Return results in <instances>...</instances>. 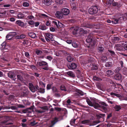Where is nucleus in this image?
<instances>
[{
	"mask_svg": "<svg viewBox=\"0 0 127 127\" xmlns=\"http://www.w3.org/2000/svg\"><path fill=\"white\" fill-rule=\"evenodd\" d=\"M95 108L100 107L103 110L105 113H107L109 111V107L107 104L103 102H100L98 104L97 103H93V106Z\"/></svg>",
	"mask_w": 127,
	"mask_h": 127,
	"instance_id": "nucleus-1",
	"label": "nucleus"
},
{
	"mask_svg": "<svg viewBox=\"0 0 127 127\" xmlns=\"http://www.w3.org/2000/svg\"><path fill=\"white\" fill-rule=\"evenodd\" d=\"M101 24H87L85 23L82 25V26L83 27L88 28H95L96 29H99L101 27Z\"/></svg>",
	"mask_w": 127,
	"mask_h": 127,
	"instance_id": "nucleus-2",
	"label": "nucleus"
},
{
	"mask_svg": "<svg viewBox=\"0 0 127 127\" xmlns=\"http://www.w3.org/2000/svg\"><path fill=\"white\" fill-rule=\"evenodd\" d=\"M98 11L97 6H92L88 10V12L91 14L95 15L97 13Z\"/></svg>",
	"mask_w": 127,
	"mask_h": 127,
	"instance_id": "nucleus-3",
	"label": "nucleus"
},
{
	"mask_svg": "<svg viewBox=\"0 0 127 127\" xmlns=\"http://www.w3.org/2000/svg\"><path fill=\"white\" fill-rule=\"evenodd\" d=\"M29 88L31 91L33 92H34L36 91H37L39 87L37 86H34L32 83L29 84Z\"/></svg>",
	"mask_w": 127,
	"mask_h": 127,
	"instance_id": "nucleus-4",
	"label": "nucleus"
},
{
	"mask_svg": "<svg viewBox=\"0 0 127 127\" xmlns=\"http://www.w3.org/2000/svg\"><path fill=\"white\" fill-rule=\"evenodd\" d=\"M17 34V33L13 32H10L9 34H7L6 36V38L8 40H10L13 37Z\"/></svg>",
	"mask_w": 127,
	"mask_h": 127,
	"instance_id": "nucleus-5",
	"label": "nucleus"
},
{
	"mask_svg": "<svg viewBox=\"0 0 127 127\" xmlns=\"http://www.w3.org/2000/svg\"><path fill=\"white\" fill-rule=\"evenodd\" d=\"M68 68L70 69H75L77 67V65L75 63H72L68 64L67 65Z\"/></svg>",
	"mask_w": 127,
	"mask_h": 127,
	"instance_id": "nucleus-6",
	"label": "nucleus"
},
{
	"mask_svg": "<svg viewBox=\"0 0 127 127\" xmlns=\"http://www.w3.org/2000/svg\"><path fill=\"white\" fill-rule=\"evenodd\" d=\"M58 121V118L55 117L54 119L51 121V123L49 124L48 127H53Z\"/></svg>",
	"mask_w": 127,
	"mask_h": 127,
	"instance_id": "nucleus-7",
	"label": "nucleus"
},
{
	"mask_svg": "<svg viewBox=\"0 0 127 127\" xmlns=\"http://www.w3.org/2000/svg\"><path fill=\"white\" fill-rule=\"evenodd\" d=\"M8 76L10 78L12 79V80L15 81L16 78H14L15 75L14 73L12 71H9L7 74Z\"/></svg>",
	"mask_w": 127,
	"mask_h": 127,
	"instance_id": "nucleus-8",
	"label": "nucleus"
},
{
	"mask_svg": "<svg viewBox=\"0 0 127 127\" xmlns=\"http://www.w3.org/2000/svg\"><path fill=\"white\" fill-rule=\"evenodd\" d=\"M61 12L62 13L63 15H67L69 13V10L68 9L64 8L61 10Z\"/></svg>",
	"mask_w": 127,
	"mask_h": 127,
	"instance_id": "nucleus-9",
	"label": "nucleus"
},
{
	"mask_svg": "<svg viewBox=\"0 0 127 127\" xmlns=\"http://www.w3.org/2000/svg\"><path fill=\"white\" fill-rule=\"evenodd\" d=\"M105 116V115L104 114H99L96 115V116L98 119H99L100 118H102L103 119V121H104V118Z\"/></svg>",
	"mask_w": 127,
	"mask_h": 127,
	"instance_id": "nucleus-10",
	"label": "nucleus"
},
{
	"mask_svg": "<svg viewBox=\"0 0 127 127\" xmlns=\"http://www.w3.org/2000/svg\"><path fill=\"white\" fill-rule=\"evenodd\" d=\"M93 34L92 33H90L89 35L87 37L86 40L87 42H90L93 40Z\"/></svg>",
	"mask_w": 127,
	"mask_h": 127,
	"instance_id": "nucleus-11",
	"label": "nucleus"
},
{
	"mask_svg": "<svg viewBox=\"0 0 127 127\" xmlns=\"http://www.w3.org/2000/svg\"><path fill=\"white\" fill-rule=\"evenodd\" d=\"M114 48L117 51H121L122 49V47L120 44H115Z\"/></svg>",
	"mask_w": 127,
	"mask_h": 127,
	"instance_id": "nucleus-12",
	"label": "nucleus"
},
{
	"mask_svg": "<svg viewBox=\"0 0 127 127\" xmlns=\"http://www.w3.org/2000/svg\"><path fill=\"white\" fill-rule=\"evenodd\" d=\"M55 15L57 18L61 19L62 18L63 15L62 13L61 12V11H57L56 12Z\"/></svg>",
	"mask_w": 127,
	"mask_h": 127,
	"instance_id": "nucleus-13",
	"label": "nucleus"
},
{
	"mask_svg": "<svg viewBox=\"0 0 127 127\" xmlns=\"http://www.w3.org/2000/svg\"><path fill=\"white\" fill-rule=\"evenodd\" d=\"M71 29V30H73V33L74 34H76L78 31L79 30V28L77 27H72Z\"/></svg>",
	"mask_w": 127,
	"mask_h": 127,
	"instance_id": "nucleus-14",
	"label": "nucleus"
},
{
	"mask_svg": "<svg viewBox=\"0 0 127 127\" xmlns=\"http://www.w3.org/2000/svg\"><path fill=\"white\" fill-rule=\"evenodd\" d=\"M122 76L121 74L117 73L114 76L115 79L117 80H120Z\"/></svg>",
	"mask_w": 127,
	"mask_h": 127,
	"instance_id": "nucleus-15",
	"label": "nucleus"
},
{
	"mask_svg": "<svg viewBox=\"0 0 127 127\" xmlns=\"http://www.w3.org/2000/svg\"><path fill=\"white\" fill-rule=\"evenodd\" d=\"M28 35L32 38H36L37 36H36V34L33 32H28Z\"/></svg>",
	"mask_w": 127,
	"mask_h": 127,
	"instance_id": "nucleus-16",
	"label": "nucleus"
},
{
	"mask_svg": "<svg viewBox=\"0 0 127 127\" xmlns=\"http://www.w3.org/2000/svg\"><path fill=\"white\" fill-rule=\"evenodd\" d=\"M43 3L45 5L48 6L51 4V0H44L42 1Z\"/></svg>",
	"mask_w": 127,
	"mask_h": 127,
	"instance_id": "nucleus-17",
	"label": "nucleus"
},
{
	"mask_svg": "<svg viewBox=\"0 0 127 127\" xmlns=\"http://www.w3.org/2000/svg\"><path fill=\"white\" fill-rule=\"evenodd\" d=\"M15 24L22 27H23L24 25V23L20 20H19L16 21L15 22Z\"/></svg>",
	"mask_w": 127,
	"mask_h": 127,
	"instance_id": "nucleus-18",
	"label": "nucleus"
},
{
	"mask_svg": "<svg viewBox=\"0 0 127 127\" xmlns=\"http://www.w3.org/2000/svg\"><path fill=\"white\" fill-rule=\"evenodd\" d=\"M67 74L70 77L74 78L75 76V74L72 71H69L66 72Z\"/></svg>",
	"mask_w": 127,
	"mask_h": 127,
	"instance_id": "nucleus-19",
	"label": "nucleus"
},
{
	"mask_svg": "<svg viewBox=\"0 0 127 127\" xmlns=\"http://www.w3.org/2000/svg\"><path fill=\"white\" fill-rule=\"evenodd\" d=\"M38 65L40 66H43L48 65V63L46 62L42 61L38 63Z\"/></svg>",
	"mask_w": 127,
	"mask_h": 127,
	"instance_id": "nucleus-20",
	"label": "nucleus"
},
{
	"mask_svg": "<svg viewBox=\"0 0 127 127\" xmlns=\"http://www.w3.org/2000/svg\"><path fill=\"white\" fill-rule=\"evenodd\" d=\"M26 36L25 34H22L20 35L17 36L16 37V39H23L25 38Z\"/></svg>",
	"mask_w": 127,
	"mask_h": 127,
	"instance_id": "nucleus-21",
	"label": "nucleus"
},
{
	"mask_svg": "<svg viewBox=\"0 0 127 127\" xmlns=\"http://www.w3.org/2000/svg\"><path fill=\"white\" fill-rule=\"evenodd\" d=\"M22 93L24 94V96L27 95L29 93V91L27 88H25L22 91Z\"/></svg>",
	"mask_w": 127,
	"mask_h": 127,
	"instance_id": "nucleus-22",
	"label": "nucleus"
},
{
	"mask_svg": "<svg viewBox=\"0 0 127 127\" xmlns=\"http://www.w3.org/2000/svg\"><path fill=\"white\" fill-rule=\"evenodd\" d=\"M122 42L124 43H122V45L124 44V48L126 50H127V41L126 40H123Z\"/></svg>",
	"mask_w": 127,
	"mask_h": 127,
	"instance_id": "nucleus-23",
	"label": "nucleus"
},
{
	"mask_svg": "<svg viewBox=\"0 0 127 127\" xmlns=\"http://www.w3.org/2000/svg\"><path fill=\"white\" fill-rule=\"evenodd\" d=\"M67 59L68 62H70L72 61L73 60L72 56H68L67 57Z\"/></svg>",
	"mask_w": 127,
	"mask_h": 127,
	"instance_id": "nucleus-24",
	"label": "nucleus"
},
{
	"mask_svg": "<svg viewBox=\"0 0 127 127\" xmlns=\"http://www.w3.org/2000/svg\"><path fill=\"white\" fill-rule=\"evenodd\" d=\"M116 111H118L121 109V106L119 105H116L114 107Z\"/></svg>",
	"mask_w": 127,
	"mask_h": 127,
	"instance_id": "nucleus-25",
	"label": "nucleus"
},
{
	"mask_svg": "<svg viewBox=\"0 0 127 127\" xmlns=\"http://www.w3.org/2000/svg\"><path fill=\"white\" fill-rule=\"evenodd\" d=\"M101 59L102 61V62H103L107 60V59L106 56H104L103 55H102L101 57Z\"/></svg>",
	"mask_w": 127,
	"mask_h": 127,
	"instance_id": "nucleus-26",
	"label": "nucleus"
},
{
	"mask_svg": "<svg viewBox=\"0 0 127 127\" xmlns=\"http://www.w3.org/2000/svg\"><path fill=\"white\" fill-rule=\"evenodd\" d=\"M105 66L107 67H111L112 66V63L111 62H107L106 63Z\"/></svg>",
	"mask_w": 127,
	"mask_h": 127,
	"instance_id": "nucleus-27",
	"label": "nucleus"
},
{
	"mask_svg": "<svg viewBox=\"0 0 127 127\" xmlns=\"http://www.w3.org/2000/svg\"><path fill=\"white\" fill-rule=\"evenodd\" d=\"M45 34L46 36V37L49 38L50 39H52L53 37V35L51 33H46Z\"/></svg>",
	"mask_w": 127,
	"mask_h": 127,
	"instance_id": "nucleus-28",
	"label": "nucleus"
},
{
	"mask_svg": "<svg viewBox=\"0 0 127 127\" xmlns=\"http://www.w3.org/2000/svg\"><path fill=\"white\" fill-rule=\"evenodd\" d=\"M93 79L95 80L99 81H101L102 80V79L96 76H94L93 77Z\"/></svg>",
	"mask_w": 127,
	"mask_h": 127,
	"instance_id": "nucleus-29",
	"label": "nucleus"
},
{
	"mask_svg": "<svg viewBox=\"0 0 127 127\" xmlns=\"http://www.w3.org/2000/svg\"><path fill=\"white\" fill-rule=\"evenodd\" d=\"M90 43L89 45V47L90 46L93 47L95 44L96 41L95 40H93Z\"/></svg>",
	"mask_w": 127,
	"mask_h": 127,
	"instance_id": "nucleus-30",
	"label": "nucleus"
},
{
	"mask_svg": "<svg viewBox=\"0 0 127 127\" xmlns=\"http://www.w3.org/2000/svg\"><path fill=\"white\" fill-rule=\"evenodd\" d=\"M37 92L41 93H43L45 92V89L42 88H40L39 89V88L38 89H37Z\"/></svg>",
	"mask_w": 127,
	"mask_h": 127,
	"instance_id": "nucleus-31",
	"label": "nucleus"
},
{
	"mask_svg": "<svg viewBox=\"0 0 127 127\" xmlns=\"http://www.w3.org/2000/svg\"><path fill=\"white\" fill-rule=\"evenodd\" d=\"M70 5L71 8L74 10L76 9V6L75 4V3H71L70 4Z\"/></svg>",
	"mask_w": 127,
	"mask_h": 127,
	"instance_id": "nucleus-32",
	"label": "nucleus"
},
{
	"mask_svg": "<svg viewBox=\"0 0 127 127\" xmlns=\"http://www.w3.org/2000/svg\"><path fill=\"white\" fill-rule=\"evenodd\" d=\"M98 50L100 52H102L104 50V48L101 46H98Z\"/></svg>",
	"mask_w": 127,
	"mask_h": 127,
	"instance_id": "nucleus-33",
	"label": "nucleus"
},
{
	"mask_svg": "<svg viewBox=\"0 0 127 127\" xmlns=\"http://www.w3.org/2000/svg\"><path fill=\"white\" fill-rule=\"evenodd\" d=\"M80 33H81L85 34L87 32L86 30H85L84 29L82 28L79 29V30Z\"/></svg>",
	"mask_w": 127,
	"mask_h": 127,
	"instance_id": "nucleus-34",
	"label": "nucleus"
},
{
	"mask_svg": "<svg viewBox=\"0 0 127 127\" xmlns=\"http://www.w3.org/2000/svg\"><path fill=\"white\" fill-rule=\"evenodd\" d=\"M106 73L109 76L112 75L113 73V72L112 70H109L107 71Z\"/></svg>",
	"mask_w": 127,
	"mask_h": 127,
	"instance_id": "nucleus-35",
	"label": "nucleus"
},
{
	"mask_svg": "<svg viewBox=\"0 0 127 127\" xmlns=\"http://www.w3.org/2000/svg\"><path fill=\"white\" fill-rule=\"evenodd\" d=\"M121 68L120 67H118L116 68L114 71V72L116 73H118L120 72L121 70Z\"/></svg>",
	"mask_w": 127,
	"mask_h": 127,
	"instance_id": "nucleus-36",
	"label": "nucleus"
},
{
	"mask_svg": "<svg viewBox=\"0 0 127 127\" xmlns=\"http://www.w3.org/2000/svg\"><path fill=\"white\" fill-rule=\"evenodd\" d=\"M87 102L88 105L90 106H93V103H92L91 101L89 99H87L86 100Z\"/></svg>",
	"mask_w": 127,
	"mask_h": 127,
	"instance_id": "nucleus-37",
	"label": "nucleus"
},
{
	"mask_svg": "<svg viewBox=\"0 0 127 127\" xmlns=\"http://www.w3.org/2000/svg\"><path fill=\"white\" fill-rule=\"evenodd\" d=\"M52 91L54 94L58 92V91L55 87H53L52 88Z\"/></svg>",
	"mask_w": 127,
	"mask_h": 127,
	"instance_id": "nucleus-38",
	"label": "nucleus"
},
{
	"mask_svg": "<svg viewBox=\"0 0 127 127\" xmlns=\"http://www.w3.org/2000/svg\"><path fill=\"white\" fill-rule=\"evenodd\" d=\"M17 79L20 80V81H22L23 79L22 76L19 75H17Z\"/></svg>",
	"mask_w": 127,
	"mask_h": 127,
	"instance_id": "nucleus-39",
	"label": "nucleus"
},
{
	"mask_svg": "<svg viewBox=\"0 0 127 127\" xmlns=\"http://www.w3.org/2000/svg\"><path fill=\"white\" fill-rule=\"evenodd\" d=\"M120 38L118 37H114L113 40L115 41L118 42L120 40Z\"/></svg>",
	"mask_w": 127,
	"mask_h": 127,
	"instance_id": "nucleus-40",
	"label": "nucleus"
},
{
	"mask_svg": "<svg viewBox=\"0 0 127 127\" xmlns=\"http://www.w3.org/2000/svg\"><path fill=\"white\" fill-rule=\"evenodd\" d=\"M72 46L74 48H77L78 46V44L75 42H73L72 43Z\"/></svg>",
	"mask_w": 127,
	"mask_h": 127,
	"instance_id": "nucleus-41",
	"label": "nucleus"
},
{
	"mask_svg": "<svg viewBox=\"0 0 127 127\" xmlns=\"http://www.w3.org/2000/svg\"><path fill=\"white\" fill-rule=\"evenodd\" d=\"M122 73L124 75H126L127 74V69L126 68H123Z\"/></svg>",
	"mask_w": 127,
	"mask_h": 127,
	"instance_id": "nucleus-42",
	"label": "nucleus"
},
{
	"mask_svg": "<svg viewBox=\"0 0 127 127\" xmlns=\"http://www.w3.org/2000/svg\"><path fill=\"white\" fill-rule=\"evenodd\" d=\"M37 123V122L36 123L35 121H34L33 122H31L30 124L31 126H33L36 125Z\"/></svg>",
	"mask_w": 127,
	"mask_h": 127,
	"instance_id": "nucleus-43",
	"label": "nucleus"
},
{
	"mask_svg": "<svg viewBox=\"0 0 127 127\" xmlns=\"http://www.w3.org/2000/svg\"><path fill=\"white\" fill-rule=\"evenodd\" d=\"M90 122V121L89 120H87L83 121H82L81 123L83 124H86Z\"/></svg>",
	"mask_w": 127,
	"mask_h": 127,
	"instance_id": "nucleus-44",
	"label": "nucleus"
},
{
	"mask_svg": "<svg viewBox=\"0 0 127 127\" xmlns=\"http://www.w3.org/2000/svg\"><path fill=\"white\" fill-rule=\"evenodd\" d=\"M58 27H59L61 28L64 27V25L61 22H60L59 21H58Z\"/></svg>",
	"mask_w": 127,
	"mask_h": 127,
	"instance_id": "nucleus-45",
	"label": "nucleus"
},
{
	"mask_svg": "<svg viewBox=\"0 0 127 127\" xmlns=\"http://www.w3.org/2000/svg\"><path fill=\"white\" fill-rule=\"evenodd\" d=\"M18 17L19 18L21 19L24 17V15L23 14L20 13L18 14Z\"/></svg>",
	"mask_w": 127,
	"mask_h": 127,
	"instance_id": "nucleus-46",
	"label": "nucleus"
},
{
	"mask_svg": "<svg viewBox=\"0 0 127 127\" xmlns=\"http://www.w3.org/2000/svg\"><path fill=\"white\" fill-rule=\"evenodd\" d=\"M98 67L96 65H93L92 68L93 70H95L98 69Z\"/></svg>",
	"mask_w": 127,
	"mask_h": 127,
	"instance_id": "nucleus-47",
	"label": "nucleus"
},
{
	"mask_svg": "<svg viewBox=\"0 0 127 127\" xmlns=\"http://www.w3.org/2000/svg\"><path fill=\"white\" fill-rule=\"evenodd\" d=\"M23 6L24 7H27L29 6V4L28 2H25L23 3Z\"/></svg>",
	"mask_w": 127,
	"mask_h": 127,
	"instance_id": "nucleus-48",
	"label": "nucleus"
},
{
	"mask_svg": "<svg viewBox=\"0 0 127 127\" xmlns=\"http://www.w3.org/2000/svg\"><path fill=\"white\" fill-rule=\"evenodd\" d=\"M108 51L110 53L111 56H113L115 55V53L113 51L108 50Z\"/></svg>",
	"mask_w": 127,
	"mask_h": 127,
	"instance_id": "nucleus-49",
	"label": "nucleus"
},
{
	"mask_svg": "<svg viewBox=\"0 0 127 127\" xmlns=\"http://www.w3.org/2000/svg\"><path fill=\"white\" fill-rule=\"evenodd\" d=\"M61 89V90L66 91L67 90L65 88L64 85H62L60 87Z\"/></svg>",
	"mask_w": 127,
	"mask_h": 127,
	"instance_id": "nucleus-50",
	"label": "nucleus"
},
{
	"mask_svg": "<svg viewBox=\"0 0 127 127\" xmlns=\"http://www.w3.org/2000/svg\"><path fill=\"white\" fill-rule=\"evenodd\" d=\"M63 0H55V1L57 3L61 4L63 3Z\"/></svg>",
	"mask_w": 127,
	"mask_h": 127,
	"instance_id": "nucleus-51",
	"label": "nucleus"
},
{
	"mask_svg": "<svg viewBox=\"0 0 127 127\" xmlns=\"http://www.w3.org/2000/svg\"><path fill=\"white\" fill-rule=\"evenodd\" d=\"M7 121H3L2 122V124H5L6 125H11L12 124V123H7Z\"/></svg>",
	"mask_w": 127,
	"mask_h": 127,
	"instance_id": "nucleus-52",
	"label": "nucleus"
},
{
	"mask_svg": "<svg viewBox=\"0 0 127 127\" xmlns=\"http://www.w3.org/2000/svg\"><path fill=\"white\" fill-rule=\"evenodd\" d=\"M123 18L124 20H127V13L124 14Z\"/></svg>",
	"mask_w": 127,
	"mask_h": 127,
	"instance_id": "nucleus-53",
	"label": "nucleus"
},
{
	"mask_svg": "<svg viewBox=\"0 0 127 127\" xmlns=\"http://www.w3.org/2000/svg\"><path fill=\"white\" fill-rule=\"evenodd\" d=\"M76 119H72L70 122V124L71 125H73L74 124Z\"/></svg>",
	"mask_w": 127,
	"mask_h": 127,
	"instance_id": "nucleus-54",
	"label": "nucleus"
},
{
	"mask_svg": "<svg viewBox=\"0 0 127 127\" xmlns=\"http://www.w3.org/2000/svg\"><path fill=\"white\" fill-rule=\"evenodd\" d=\"M36 53L37 55H39L42 53V52L39 50L37 49L36 50Z\"/></svg>",
	"mask_w": 127,
	"mask_h": 127,
	"instance_id": "nucleus-55",
	"label": "nucleus"
},
{
	"mask_svg": "<svg viewBox=\"0 0 127 127\" xmlns=\"http://www.w3.org/2000/svg\"><path fill=\"white\" fill-rule=\"evenodd\" d=\"M6 43L5 42H4L2 43L1 45V46H2V49H3L5 48V46L6 45Z\"/></svg>",
	"mask_w": 127,
	"mask_h": 127,
	"instance_id": "nucleus-56",
	"label": "nucleus"
},
{
	"mask_svg": "<svg viewBox=\"0 0 127 127\" xmlns=\"http://www.w3.org/2000/svg\"><path fill=\"white\" fill-rule=\"evenodd\" d=\"M54 95L55 96L57 97H59L61 96L60 94L57 93H56L54 94Z\"/></svg>",
	"mask_w": 127,
	"mask_h": 127,
	"instance_id": "nucleus-57",
	"label": "nucleus"
},
{
	"mask_svg": "<svg viewBox=\"0 0 127 127\" xmlns=\"http://www.w3.org/2000/svg\"><path fill=\"white\" fill-rule=\"evenodd\" d=\"M46 58L50 61H51L53 59V58L52 57L50 56H47L46 57Z\"/></svg>",
	"mask_w": 127,
	"mask_h": 127,
	"instance_id": "nucleus-58",
	"label": "nucleus"
},
{
	"mask_svg": "<svg viewBox=\"0 0 127 127\" xmlns=\"http://www.w3.org/2000/svg\"><path fill=\"white\" fill-rule=\"evenodd\" d=\"M52 85L51 84H48L47 85V90L50 89L52 87Z\"/></svg>",
	"mask_w": 127,
	"mask_h": 127,
	"instance_id": "nucleus-59",
	"label": "nucleus"
},
{
	"mask_svg": "<svg viewBox=\"0 0 127 127\" xmlns=\"http://www.w3.org/2000/svg\"><path fill=\"white\" fill-rule=\"evenodd\" d=\"M28 40H24L23 42V43L24 45H27L28 44Z\"/></svg>",
	"mask_w": 127,
	"mask_h": 127,
	"instance_id": "nucleus-60",
	"label": "nucleus"
},
{
	"mask_svg": "<svg viewBox=\"0 0 127 127\" xmlns=\"http://www.w3.org/2000/svg\"><path fill=\"white\" fill-rule=\"evenodd\" d=\"M53 9L56 10L58 9V7L57 5L54 4L53 6Z\"/></svg>",
	"mask_w": 127,
	"mask_h": 127,
	"instance_id": "nucleus-61",
	"label": "nucleus"
},
{
	"mask_svg": "<svg viewBox=\"0 0 127 127\" xmlns=\"http://www.w3.org/2000/svg\"><path fill=\"white\" fill-rule=\"evenodd\" d=\"M77 92L81 95H83V93L81 90H77Z\"/></svg>",
	"mask_w": 127,
	"mask_h": 127,
	"instance_id": "nucleus-62",
	"label": "nucleus"
},
{
	"mask_svg": "<svg viewBox=\"0 0 127 127\" xmlns=\"http://www.w3.org/2000/svg\"><path fill=\"white\" fill-rule=\"evenodd\" d=\"M41 108L42 109L45 110H48L47 107L46 106H45L42 107H41Z\"/></svg>",
	"mask_w": 127,
	"mask_h": 127,
	"instance_id": "nucleus-63",
	"label": "nucleus"
},
{
	"mask_svg": "<svg viewBox=\"0 0 127 127\" xmlns=\"http://www.w3.org/2000/svg\"><path fill=\"white\" fill-rule=\"evenodd\" d=\"M28 23L30 25H33L34 24V22L32 20L29 21Z\"/></svg>",
	"mask_w": 127,
	"mask_h": 127,
	"instance_id": "nucleus-64",
	"label": "nucleus"
}]
</instances>
